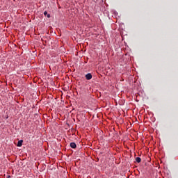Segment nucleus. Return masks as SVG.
Returning <instances> with one entry per match:
<instances>
[{
  "label": "nucleus",
  "mask_w": 178,
  "mask_h": 178,
  "mask_svg": "<svg viewBox=\"0 0 178 178\" xmlns=\"http://www.w3.org/2000/svg\"><path fill=\"white\" fill-rule=\"evenodd\" d=\"M85 77L87 80H91L92 79V75L91 73H88L86 74Z\"/></svg>",
  "instance_id": "f257e3e1"
},
{
  "label": "nucleus",
  "mask_w": 178,
  "mask_h": 178,
  "mask_svg": "<svg viewBox=\"0 0 178 178\" xmlns=\"http://www.w3.org/2000/svg\"><path fill=\"white\" fill-rule=\"evenodd\" d=\"M70 147H71L72 149H75V148H76V143H75L74 142H72V143H70Z\"/></svg>",
  "instance_id": "f03ea898"
},
{
  "label": "nucleus",
  "mask_w": 178,
  "mask_h": 178,
  "mask_svg": "<svg viewBox=\"0 0 178 178\" xmlns=\"http://www.w3.org/2000/svg\"><path fill=\"white\" fill-rule=\"evenodd\" d=\"M22 143H23V140H18L17 146V147H22Z\"/></svg>",
  "instance_id": "7ed1b4c3"
},
{
  "label": "nucleus",
  "mask_w": 178,
  "mask_h": 178,
  "mask_svg": "<svg viewBox=\"0 0 178 178\" xmlns=\"http://www.w3.org/2000/svg\"><path fill=\"white\" fill-rule=\"evenodd\" d=\"M43 14H44V16H47V18H50L51 17L50 14H48L47 11H44Z\"/></svg>",
  "instance_id": "20e7f679"
},
{
  "label": "nucleus",
  "mask_w": 178,
  "mask_h": 178,
  "mask_svg": "<svg viewBox=\"0 0 178 178\" xmlns=\"http://www.w3.org/2000/svg\"><path fill=\"white\" fill-rule=\"evenodd\" d=\"M141 159L140 157H136V161L138 163H140L141 162Z\"/></svg>",
  "instance_id": "39448f33"
},
{
  "label": "nucleus",
  "mask_w": 178,
  "mask_h": 178,
  "mask_svg": "<svg viewBox=\"0 0 178 178\" xmlns=\"http://www.w3.org/2000/svg\"><path fill=\"white\" fill-rule=\"evenodd\" d=\"M7 178H11V177L10 176H8Z\"/></svg>",
  "instance_id": "423d86ee"
}]
</instances>
